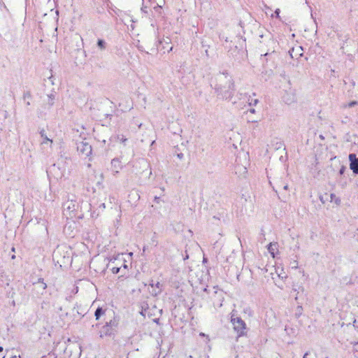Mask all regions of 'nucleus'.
Wrapping results in <instances>:
<instances>
[{"label": "nucleus", "instance_id": "1", "mask_svg": "<svg viewBox=\"0 0 358 358\" xmlns=\"http://www.w3.org/2000/svg\"><path fill=\"white\" fill-rule=\"evenodd\" d=\"M217 81L215 90L217 96L226 99L231 98L234 90L231 77L227 73H221L217 76Z\"/></svg>", "mask_w": 358, "mask_h": 358}, {"label": "nucleus", "instance_id": "2", "mask_svg": "<svg viewBox=\"0 0 358 358\" xmlns=\"http://www.w3.org/2000/svg\"><path fill=\"white\" fill-rule=\"evenodd\" d=\"M231 322L232 323L234 330L236 332L238 336L240 337L245 335L246 324L241 317L236 316L232 313L231 316Z\"/></svg>", "mask_w": 358, "mask_h": 358}, {"label": "nucleus", "instance_id": "3", "mask_svg": "<svg viewBox=\"0 0 358 358\" xmlns=\"http://www.w3.org/2000/svg\"><path fill=\"white\" fill-rule=\"evenodd\" d=\"M78 151L84 156L88 157L92 153V146L85 141H80L77 143Z\"/></svg>", "mask_w": 358, "mask_h": 358}, {"label": "nucleus", "instance_id": "4", "mask_svg": "<svg viewBox=\"0 0 358 358\" xmlns=\"http://www.w3.org/2000/svg\"><path fill=\"white\" fill-rule=\"evenodd\" d=\"M117 326V322L115 321H110V322L106 323L105 326H103L100 331V336L103 337V336L110 335L113 333L112 328Z\"/></svg>", "mask_w": 358, "mask_h": 358}, {"label": "nucleus", "instance_id": "5", "mask_svg": "<svg viewBox=\"0 0 358 358\" xmlns=\"http://www.w3.org/2000/svg\"><path fill=\"white\" fill-rule=\"evenodd\" d=\"M349 160L350 162V168L355 174H358V158L355 154L349 155Z\"/></svg>", "mask_w": 358, "mask_h": 358}, {"label": "nucleus", "instance_id": "6", "mask_svg": "<svg viewBox=\"0 0 358 358\" xmlns=\"http://www.w3.org/2000/svg\"><path fill=\"white\" fill-rule=\"evenodd\" d=\"M78 206V202L71 199H69L67 201H66L64 204V208L65 210H69V212H73L76 210V208Z\"/></svg>", "mask_w": 358, "mask_h": 358}, {"label": "nucleus", "instance_id": "7", "mask_svg": "<svg viewBox=\"0 0 358 358\" xmlns=\"http://www.w3.org/2000/svg\"><path fill=\"white\" fill-rule=\"evenodd\" d=\"M283 100L287 104H292L296 101V96L294 90H291L283 96Z\"/></svg>", "mask_w": 358, "mask_h": 358}, {"label": "nucleus", "instance_id": "8", "mask_svg": "<svg viewBox=\"0 0 358 358\" xmlns=\"http://www.w3.org/2000/svg\"><path fill=\"white\" fill-rule=\"evenodd\" d=\"M289 54L292 58L301 57L303 55V48L301 46L293 48L292 50L289 51Z\"/></svg>", "mask_w": 358, "mask_h": 358}, {"label": "nucleus", "instance_id": "9", "mask_svg": "<svg viewBox=\"0 0 358 358\" xmlns=\"http://www.w3.org/2000/svg\"><path fill=\"white\" fill-rule=\"evenodd\" d=\"M122 169L121 162L118 159H113L111 161V169L112 171L117 173L119 171Z\"/></svg>", "mask_w": 358, "mask_h": 358}, {"label": "nucleus", "instance_id": "10", "mask_svg": "<svg viewBox=\"0 0 358 358\" xmlns=\"http://www.w3.org/2000/svg\"><path fill=\"white\" fill-rule=\"evenodd\" d=\"M40 135H41V138H43V141H41V145H45L50 144V146H51V145L52 143V140H51L50 138H49L47 136L44 129H42L40 131Z\"/></svg>", "mask_w": 358, "mask_h": 358}, {"label": "nucleus", "instance_id": "11", "mask_svg": "<svg viewBox=\"0 0 358 358\" xmlns=\"http://www.w3.org/2000/svg\"><path fill=\"white\" fill-rule=\"evenodd\" d=\"M278 245L277 243H271L268 245V251L272 255L273 257H275V252L278 250Z\"/></svg>", "mask_w": 358, "mask_h": 358}, {"label": "nucleus", "instance_id": "12", "mask_svg": "<svg viewBox=\"0 0 358 358\" xmlns=\"http://www.w3.org/2000/svg\"><path fill=\"white\" fill-rule=\"evenodd\" d=\"M150 286L152 287H154V286H155L158 289V290L154 289L152 291V294L157 295L159 293H161V292H162V284L159 282H157L156 284H154L153 281H152V283H150Z\"/></svg>", "mask_w": 358, "mask_h": 358}, {"label": "nucleus", "instance_id": "13", "mask_svg": "<svg viewBox=\"0 0 358 358\" xmlns=\"http://www.w3.org/2000/svg\"><path fill=\"white\" fill-rule=\"evenodd\" d=\"M169 43H170V39L169 38H167L166 39H164L163 41H160V43L162 45V48L163 49H166L167 48L168 52H170L173 49L172 46H171L169 48L166 47L167 45L169 44Z\"/></svg>", "mask_w": 358, "mask_h": 358}, {"label": "nucleus", "instance_id": "14", "mask_svg": "<svg viewBox=\"0 0 358 358\" xmlns=\"http://www.w3.org/2000/svg\"><path fill=\"white\" fill-rule=\"evenodd\" d=\"M331 202H334L336 205H340L341 199L337 197L334 194H330Z\"/></svg>", "mask_w": 358, "mask_h": 358}, {"label": "nucleus", "instance_id": "15", "mask_svg": "<svg viewBox=\"0 0 358 358\" xmlns=\"http://www.w3.org/2000/svg\"><path fill=\"white\" fill-rule=\"evenodd\" d=\"M104 313V310L101 308H98L94 313L96 320H99L100 316Z\"/></svg>", "mask_w": 358, "mask_h": 358}, {"label": "nucleus", "instance_id": "16", "mask_svg": "<svg viewBox=\"0 0 358 358\" xmlns=\"http://www.w3.org/2000/svg\"><path fill=\"white\" fill-rule=\"evenodd\" d=\"M300 291H301V292L303 291V287L299 286L297 289L296 288H293V292H296L295 300L298 299V294H299Z\"/></svg>", "mask_w": 358, "mask_h": 358}, {"label": "nucleus", "instance_id": "17", "mask_svg": "<svg viewBox=\"0 0 358 358\" xmlns=\"http://www.w3.org/2000/svg\"><path fill=\"white\" fill-rule=\"evenodd\" d=\"M54 100H55V96L53 94L48 95V103L49 104L50 106H52L54 104Z\"/></svg>", "mask_w": 358, "mask_h": 358}, {"label": "nucleus", "instance_id": "18", "mask_svg": "<svg viewBox=\"0 0 358 358\" xmlns=\"http://www.w3.org/2000/svg\"><path fill=\"white\" fill-rule=\"evenodd\" d=\"M353 351H354L355 356L358 357V342L354 343Z\"/></svg>", "mask_w": 358, "mask_h": 358}, {"label": "nucleus", "instance_id": "19", "mask_svg": "<svg viewBox=\"0 0 358 358\" xmlns=\"http://www.w3.org/2000/svg\"><path fill=\"white\" fill-rule=\"evenodd\" d=\"M105 41L102 39H99L98 40V42H97V45L99 46V48H100L101 49H105Z\"/></svg>", "mask_w": 358, "mask_h": 358}, {"label": "nucleus", "instance_id": "20", "mask_svg": "<svg viewBox=\"0 0 358 358\" xmlns=\"http://www.w3.org/2000/svg\"><path fill=\"white\" fill-rule=\"evenodd\" d=\"M357 104H358V102H357V101H352L350 102V103H348V104H344V105L343 106V108H346V107H350H350H353V106H356V105H357Z\"/></svg>", "mask_w": 358, "mask_h": 358}, {"label": "nucleus", "instance_id": "21", "mask_svg": "<svg viewBox=\"0 0 358 358\" xmlns=\"http://www.w3.org/2000/svg\"><path fill=\"white\" fill-rule=\"evenodd\" d=\"M259 102L257 99L255 98H250L249 99V104L250 106H255Z\"/></svg>", "mask_w": 358, "mask_h": 358}, {"label": "nucleus", "instance_id": "22", "mask_svg": "<svg viewBox=\"0 0 358 358\" xmlns=\"http://www.w3.org/2000/svg\"><path fill=\"white\" fill-rule=\"evenodd\" d=\"M38 285H40V286L41 287V288H42L43 289H46V287H47L46 284L43 282V280H41V279H40V280H38Z\"/></svg>", "mask_w": 358, "mask_h": 358}, {"label": "nucleus", "instance_id": "23", "mask_svg": "<svg viewBox=\"0 0 358 358\" xmlns=\"http://www.w3.org/2000/svg\"><path fill=\"white\" fill-rule=\"evenodd\" d=\"M161 9H162L161 6H159L158 5L154 7V10L156 12H159V13H160Z\"/></svg>", "mask_w": 358, "mask_h": 358}, {"label": "nucleus", "instance_id": "24", "mask_svg": "<svg viewBox=\"0 0 358 358\" xmlns=\"http://www.w3.org/2000/svg\"><path fill=\"white\" fill-rule=\"evenodd\" d=\"M147 8H148L147 6L143 5L141 8V11L145 13H148Z\"/></svg>", "mask_w": 358, "mask_h": 358}, {"label": "nucleus", "instance_id": "25", "mask_svg": "<svg viewBox=\"0 0 358 358\" xmlns=\"http://www.w3.org/2000/svg\"><path fill=\"white\" fill-rule=\"evenodd\" d=\"M31 98V94L29 92H27V93H24V99H30Z\"/></svg>", "mask_w": 358, "mask_h": 358}, {"label": "nucleus", "instance_id": "26", "mask_svg": "<svg viewBox=\"0 0 358 358\" xmlns=\"http://www.w3.org/2000/svg\"><path fill=\"white\" fill-rule=\"evenodd\" d=\"M59 253V250L54 251V252H53V258L54 259L57 258V255H58Z\"/></svg>", "mask_w": 358, "mask_h": 358}, {"label": "nucleus", "instance_id": "27", "mask_svg": "<svg viewBox=\"0 0 358 358\" xmlns=\"http://www.w3.org/2000/svg\"><path fill=\"white\" fill-rule=\"evenodd\" d=\"M177 157L180 159H182L183 157H184V155L182 153H179L177 155Z\"/></svg>", "mask_w": 358, "mask_h": 358}, {"label": "nucleus", "instance_id": "28", "mask_svg": "<svg viewBox=\"0 0 358 358\" xmlns=\"http://www.w3.org/2000/svg\"><path fill=\"white\" fill-rule=\"evenodd\" d=\"M113 273H117L119 272L120 268H113Z\"/></svg>", "mask_w": 358, "mask_h": 358}, {"label": "nucleus", "instance_id": "29", "mask_svg": "<svg viewBox=\"0 0 358 358\" xmlns=\"http://www.w3.org/2000/svg\"><path fill=\"white\" fill-rule=\"evenodd\" d=\"M154 200H155V202L159 203V197L155 196Z\"/></svg>", "mask_w": 358, "mask_h": 358}, {"label": "nucleus", "instance_id": "30", "mask_svg": "<svg viewBox=\"0 0 358 358\" xmlns=\"http://www.w3.org/2000/svg\"><path fill=\"white\" fill-rule=\"evenodd\" d=\"M279 12H280V10H279V9H277V10L275 11V14L276 15V16H278V15H279Z\"/></svg>", "mask_w": 358, "mask_h": 358}, {"label": "nucleus", "instance_id": "31", "mask_svg": "<svg viewBox=\"0 0 358 358\" xmlns=\"http://www.w3.org/2000/svg\"><path fill=\"white\" fill-rule=\"evenodd\" d=\"M278 277L281 278H285L286 275H282V274H278Z\"/></svg>", "mask_w": 358, "mask_h": 358}, {"label": "nucleus", "instance_id": "32", "mask_svg": "<svg viewBox=\"0 0 358 358\" xmlns=\"http://www.w3.org/2000/svg\"><path fill=\"white\" fill-rule=\"evenodd\" d=\"M249 111H250V113H255V110L254 108H250V109L249 110Z\"/></svg>", "mask_w": 358, "mask_h": 358}, {"label": "nucleus", "instance_id": "33", "mask_svg": "<svg viewBox=\"0 0 358 358\" xmlns=\"http://www.w3.org/2000/svg\"><path fill=\"white\" fill-rule=\"evenodd\" d=\"M120 141L122 142V143H124L126 141H127V138L122 137Z\"/></svg>", "mask_w": 358, "mask_h": 358}, {"label": "nucleus", "instance_id": "34", "mask_svg": "<svg viewBox=\"0 0 358 358\" xmlns=\"http://www.w3.org/2000/svg\"><path fill=\"white\" fill-rule=\"evenodd\" d=\"M100 207L102 208H106L105 203H103L100 204Z\"/></svg>", "mask_w": 358, "mask_h": 358}, {"label": "nucleus", "instance_id": "35", "mask_svg": "<svg viewBox=\"0 0 358 358\" xmlns=\"http://www.w3.org/2000/svg\"><path fill=\"white\" fill-rule=\"evenodd\" d=\"M283 189L287 190L288 189V185H285Z\"/></svg>", "mask_w": 358, "mask_h": 358}, {"label": "nucleus", "instance_id": "36", "mask_svg": "<svg viewBox=\"0 0 358 358\" xmlns=\"http://www.w3.org/2000/svg\"><path fill=\"white\" fill-rule=\"evenodd\" d=\"M308 355V353L306 352L305 355H303V358H307Z\"/></svg>", "mask_w": 358, "mask_h": 358}, {"label": "nucleus", "instance_id": "37", "mask_svg": "<svg viewBox=\"0 0 358 358\" xmlns=\"http://www.w3.org/2000/svg\"><path fill=\"white\" fill-rule=\"evenodd\" d=\"M343 171H344L343 169H341L340 171V173L342 174L343 173Z\"/></svg>", "mask_w": 358, "mask_h": 358}, {"label": "nucleus", "instance_id": "38", "mask_svg": "<svg viewBox=\"0 0 358 358\" xmlns=\"http://www.w3.org/2000/svg\"><path fill=\"white\" fill-rule=\"evenodd\" d=\"M243 172L245 173L246 171V168L243 167Z\"/></svg>", "mask_w": 358, "mask_h": 358}, {"label": "nucleus", "instance_id": "39", "mask_svg": "<svg viewBox=\"0 0 358 358\" xmlns=\"http://www.w3.org/2000/svg\"><path fill=\"white\" fill-rule=\"evenodd\" d=\"M3 351V347L0 346V352Z\"/></svg>", "mask_w": 358, "mask_h": 358}, {"label": "nucleus", "instance_id": "40", "mask_svg": "<svg viewBox=\"0 0 358 358\" xmlns=\"http://www.w3.org/2000/svg\"><path fill=\"white\" fill-rule=\"evenodd\" d=\"M56 14L58 15H59V11L58 10H56Z\"/></svg>", "mask_w": 358, "mask_h": 358}, {"label": "nucleus", "instance_id": "41", "mask_svg": "<svg viewBox=\"0 0 358 358\" xmlns=\"http://www.w3.org/2000/svg\"><path fill=\"white\" fill-rule=\"evenodd\" d=\"M27 105H28V106H29V105H30L29 101H28V102L27 103Z\"/></svg>", "mask_w": 358, "mask_h": 358}, {"label": "nucleus", "instance_id": "42", "mask_svg": "<svg viewBox=\"0 0 358 358\" xmlns=\"http://www.w3.org/2000/svg\"><path fill=\"white\" fill-rule=\"evenodd\" d=\"M127 358H128V357H127Z\"/></svg>", "mask_w": 358, "mask_h": 358}]
</instances>
